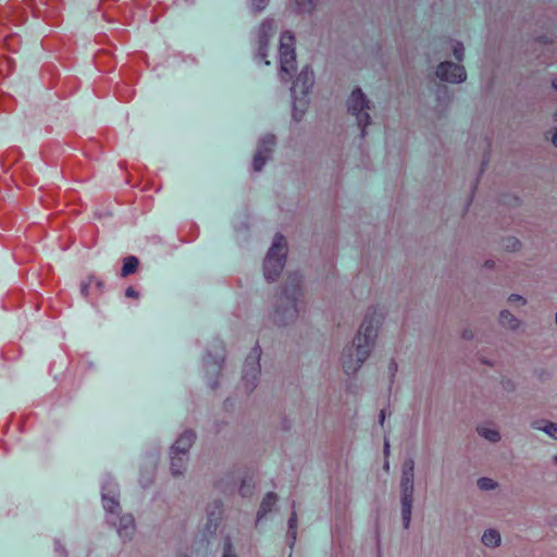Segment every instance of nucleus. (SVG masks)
I'll return each instance as SVG.
<instances>
[{
  "label": "nucleus",
  "mask_w": 557,
  "mask_h": 557,
  "mask_svg": "<svg viewBox=\"0 0 557 557\" xmlns=\"http://www.w3.org/2000/svg\"><path fill=\"white\" fill-rule=\"evenodd\" d=\"M397 370H398V366H397L396 361L391 360V362L388 363V372L391 374V382H393Z\"/></svg>",
  "instance_id": "38"
},
{
  "label": "nucleus",
  "mask_w": 557,
  "mask_h": 557,
  "mask_svg": "<svg viewBox=\"0 0 557 557\" xmlns=\"http://www.w3.org/2000/svg\"><path fill=\"white\" fill-rule=\"evenodd\" d=\"M297 13H312L319 0H294Z\"/></svg>",
  "instance_id": "28"
},
{
  "label": "nucleus",
  "mask_w": 557,
  "mask_h": 557,
  "mask_svg": "<svg viewBox=\"0 0 557 557\" xmlns=\"http://www.w3.org/2000/svg\"><path fill=\"white\" fill-rule=\"evenodd\" d=\"M252 13H261L269 5L270 0H248Z\"/></svg>",
  "instance_id": "31"
},
{
  "label": "nucleus",
  "mask_w": 557,
  "mask_h": 557,
  "mask_svg": "<svg viewBox=\"0 0 557 557\" xmlns=\"http://www.w3.org/2000/svg\"><path fill=\"white\" fill-rule=\"evenodd\" d=\"M276 502L277 495L274 492L267 493L257 512L258 520H260L262 517L269 513L272 510L273 506L276 504Z\"/></svg>",
  "instance_id": "23"
},
{
  "label": "nucleus",
  "mask_w": 557,
  "mask_h": 557,
  "mask_svg": "<svg viewBox=\"0 0 557 557\" xmlns=\"http://www.w3.org/2000/svg\"><path fill=\"white\" fill-rule=\"evenodd\" d=\"M92 283H95L96 288L99 289V292L101 293L104 287L103 281L94 276Z\"/></svg>",
  "instance_id": "42"
},
{
  "label": "nucleus",
  "mask_w": 557,
  "mask_h": 557,
  "mask_svg": "<svg viewBox=\"0 0 557 557\" xmlns=\"http://www.w3.org/2000/svg\"><path fill=\"white\" fill-rule=\"evenodd\" d=\"M476 485L481 491H493L497 487V482L491 478H480L476 481Z\"/></svg>",
  "instance_id": "30"
},
{
  "label": "nucleus",
  "mask_w": 557,
  "mask_h": 557,
  "mask_svg": "<svg viewBox=\"0 0 557 557\" xmlns=\"http://www.w3.org/2000/svg\"><path fill=\"white\" fill-rule=\"evenodd\" d=\"M536 40L540 42V44H543V45H548V44H552L553 42V39L549 38L548 36H540L536 38Z\"/></svg>",
  "instance_id": "43"
},
{
  "label": "nucleus",
  "mask_w": 557,
  "mask_h": 557,
  "mask_svg": "<svg viewBox=\"0 0 557 557\" xmlns=\"http://www.w3.org/2000/svg\"><path fill=\"white\" fill-rule=\"evenodd\" d=\"M436 76L441 81L459 84L466 81L467 73L462 65L450 61H443L437 65Z\"/></svg>",
  "instance_id": "11"
},
{
  "label": "nucleus",
  "mask_w": 557,
  "mask_h": 557,
  "mask_svg": "<svg viewBox=\"0 0 557 557\" xmlns=\"http://www.w3.org/2000/svg\"><path fill=\"white\" fill-rule=\"evenodd\" d=\"M552 143L557 148V128H555V131L553 133Z\"/></svg>",
  "instance_id": "47"
},
{
  "label": "nucleus",
  "mask_w": 557,
  "mask_h": 557,
  "mask_svg": "<svg viewBox=\"0 0 557 557\" xmlns=\"http://www.w3.org/2000/svg\"><path fill=\"white\" fill-rule=\"evenodd\" d=\"M139 260L135 256H128L123 260V267L121 270V276L126 277L135 273L138 269Z\"/></svg>",
  "instance_id": "26"
},
{
  "label": "nucleus",
  "mask_w": 557,
  "mask_h": 557,
  "mask_svg": "<svg viewBox=\"0 0 557 557\" xmlns=\"http://www.w3.org/2000/svg\"><path fill=\"white\" fill-rule=\"evenodd\" d=\"M481 541L485 546L494 548L500 545L502 537L497 530L487 529L484 531Z\"/></svg>",
  "instance_id": "25"
},
{
  "label": "nucleus",
  "mask_w": 557,
  "mask_h": 557,
  "mask_svg": "<svg viewBox=\"0 0 557 557\" xmlns=\"http://www.w3.org/2000/svg\"><path fill=\"white\" fill-rule=\"evenodd\" d=\"M553 87L557 90V78L553 81Z\"/></svg>",
  "instance_id": "51"
},
{
  "label": "nucleus",
  "mask_w": 557,
  "mask_h": 557,
  "mask_svg": "<svg viewBox=\"0 0 557 557\" xmlns=\"http://www.w3.org/2000/svg\"><path fill=\"white\" fill-rule=\"evenodd\" d=\"M400 515L405 530L410 528L412 507L414 500V485H399Z\"/></svg>",
  "instance_id": "12"
},
{
  "label": "nucleus",
  "mask_w": 557,
  "mask_h": 557,
  "mask_svg": "<svg viewBox=\"0 0 557 557\" xmlns=\"http://www.w3.org/2000/svg\"><path fill=\"white\" fill-rule=\"evenodd\" d=\"M481 361H482V363H484L486 366H490V367L493 366V363L491 361L486 360V359H482Z\"/></svg>",
  "instance_id": "50"
},
{
  "label": "nucleus",
  "mask_w": 557,
  "mask_h": 557,
  "mask_svg": "<svg viewBox=\"0 0 557 557\" xmlns=\"http://www.w3.org/2000/svg\"><path fill=\"white\" fill-rule=\"evenodd\" d=\"M222 557H237V555L234 552L233 543L230 536H226L224 539Z\"/></svg>",
  "instance_id": "32"
},
{
  "label": "nucleus",
  "mask_w": 557,
  "mask_h": 557,
  "mask_svg": "<svg viewBox=\"0 0 557 557\" xmlns=\"http://www.w3.org/2000/svg\"><path fill=\"white\" fill-rule=\"evenodd\" d=\"M484 267L487 269H494L495 268V261L492 259H487L484 262Z\"/></svg>",
  "instance_id": "45"
},
{
  "label": "nucleus",
  "mask_w": 557,
  "mask_h": 557,
  "mask_svg": "<svg viewBox=\"0 0 557 557\" xmlns=\"http://www.w3.org/2000/svg\"><path fill=\"white\" fill-rule=\"evenodd\" d=\"M281 79L287 82L296 69V52L280 55Z\"/></svg>",
  "instance_id": "18"
},
{
  "label": "nucleus",
  "mask_w": 557,
  "mask_h": 557,
  "mask_svg": "<svg viewBox=\"0 0 557 557\" xmlns=\"http://www.w3.org/2000/svg\"><path fill=\"white\" fill-rule=\"evenodd\" d=\"M92 280H94V276L91 275V276H89V277L87 278V281H86V282H83V283L81 284V293H82V295H83L84 297H87V296H88V289H89V287H90V286H91V284H92Z\"/></svg>",
  "instance_id": "37"
},
{
  "label": "nucleus",
  "mask_w": 557,
  "mask_h": 557,
  "mask_svg": "<svg viewBox=\"0 0 557 557\" xmlns=\"http://www.w3.org/2000/svg\"><path fill=\"white\" fill-rule=\"evenodd\" d=\"M461 337L466 341H471L474 337V333L470 329H465L461 333Z\"/></svg>",
  "instance_id": "41"
},
{
  "label": "nucleus",
  "mask_w": 557,
  "mask_h": 557,
  "mask_svg": "<svg viewBox=\"0 0 557 557\" xmlns=\"http://www.w3.org/2000/svg\"><path fill=\"white\" fill-rule=\"evenodd\" d=\"M207 529L215 531L223 515V503L221 499H214L207 505Z\"/></svg>",
  "instance_id": "14"
},
{
  "label": "nucleus",
  "mask_w": 557,
  "mask_h": 557,
  "mask_svg": "<svg viewBox=\"0 0 557 557\" xmlns=\"http://www.w3.org/2000/svg\"><path fill=\"white\" fill-rule=\"evenodd\" d=\"M280 55L295 52V36L293 32L285 30L280 37Z\"/></svg>",
  "instance_id": "22"
},
{
  "label": "nucleus",
  "mask_w": 557,
  "mask_h": 557,
  "mask_svg": "<svg viewBox=\"0 0 557 557\" xmlns=\"http://www.w3.org/2000/svg\"><path fill=\"white\" fill-rule=\"evenodd\" d=\"M196 438V432L194 430L187 429L178 436L170 449L178 454H185L189 456V449L194 445Z\"/></svg>",
  "instance_id": "15"
},
{
  "label": "nucleus",
  "mask_w": 557,
  "mask_h": 557,
  "mask_svg": "<svg viewBox=\"0 0 557 557\" xmlns=\"http://www.w3.org/2000/svg\"><path fill=\"white\" fill-rule=\"evenodd\" d=\"M554 121H556V122H557V110H556V111H555V113H554Z\"/></svg>",
  "instance_id": "53"
},
{
  "label": "nucleus",
  "mask_w": 557,
  "mask_h": 557,
  "mask_svg": "<svg viewBox=\"0 0 557 557\" xmlns=\"http://www.w3.org/2000/svg\"><path fill=\"white\" fill-rule=\"evenodd\" d=\"M287 245L285 237L277 233L263 261V274L268 282H274L278 278L285 267Z\"/></svg>",
  "instance_id": "5"
},
{
  "label": "nucleus",
  "mask_w": 557,
  "mask_h": 557,
  "mask_svg": "<svg viewBox=\"0 0 557 557\" xmlns=\"http://www.w3.org/2000/svg\"><path fill=\"white\" fill-rule=\"evenodd\" d=\"M436 96V111L438 113V116H443L446 114L450 103H451V96L449 94V90L447 86L445 85H438L435 91Z\"/></svg>",
  "instance_id": "17"
},
{
  "label": "nucleus",
  "mask_w": 557,
  "mask_h": 557,
  "mask_svg": "<svg viewBox=\"0 0 557 557\" xmlns=\"http://www.w3.org/2000/svg\"><path fill=\"white\" fill-rule=\"evenodd\" d=\"M503 247L508 252H515L521 249L522 243L515 236H508L503 239Z\"/></svg>",
  "instance_id": "29"
},
{
  "label": "nucleus",
  "mask_w": 557,
  "mask_h": 557,
  "mask_svg": "<svg viewBox=\"0 0 557 557\" xmlns=\"http://www.w3.org/2000/svg\"><path fill=\"white\" fill-rule=\"evenodd\" d=\"M276 33V23L273 18L267 17L260 24L257 30V52L256 58L264 60V64L269 65L267 60L269 52V42Z\"/></svg>",
  "instance_id": "8"
},
{
  "label": "nucleus",
  "mask_w": 557,
  "mask_h": 557,
  "mask_svg": "<svg viewBox=\"0 0 557 557\" xmlns=\"http://www.w3.org/2000/svg\"><path fill=\"white\" fill-rule=\"evenodd\" d=\"M532 429L544 432L550 438L557 441V422L549 420H535L531 423Z\"/></svg>",
  "instance_id": "21"
},
{
  "label": "nucleus",
  "mask_w": 557,
  "mask_h": 557,
  "mask_svg": "<svg viewBox=\"0 0 557 557\" xmlns=\"http://www.w3.org/2000/svg\"><path fill=\"white\" fill-rule=\"evenodd\" d=\"M55 550L61 554L62 557H67V552L65 547L60 543V541L54 542Z\"/></svg>",
  "instance_id": "40"
},
{
  "label": "nucleus",
  "mask_w": 557,
  "mask_h": 557,
  "mask_svg": "<svg viewBox=\"0 0 557 557\" xmlns=\"http://www.w3.org/2000/svg\"><path fill=\"white\" fill-rule=\"evenodd\" d=\"M304 309L302 275L289 273L272 302L269 320L278 327L289 326L296 323Z\"/></svg>",
  "instance_id": "1"
},
{
  "label": "nucleus",
  "mask_w": 557,
  "mask_h": 557,
  "mask_svg": "<svg viewBox=\"0 0 557 557\" xmlns=\"http://www.w3.org/2000/svg\"><path fill=\"white\" fill-rule=\"evenodd\" d=\"M384 421H385V410H384V409H382V410L380 411V414H379V423H380L381 425H383V424H384Z\"/></svg>",
  "instance_id": "46"
},
{
  "label": "nucleus",
  "mask_w": 557,
  "mask_h": 557,
  "mask_svg": "<svg viewBox=\"0 0 557 557\" xmlns=\"http://www.w3.org/2000/svg\"><path fill=\"white\" fill-rule=\"evenodd\" d=\"M383 469L388 472L389 471V461L387 458H385V461H384V465H383Z\"/></svg>",
  "instance_id": "48"
},
{
  "label": "nucleus",
  "mask_w": 557,
  "mask_h": 557,
  "mask_svg": "<svg viewBox=\"0 0 557 557\" xmlns=\"http://www.w3.org/2000/svg\"><path fill=\"white\" fill-rule=\"evenodd\" d=\"M108 523L116 529V532L123 542L132 541L136 529L133 515L125 513L117 516L116 518H109Z\"/></svg>",
  "instance_id": "13"
},
{
  "label": "nucleus",
  "mask_w": 557,
  "mask_h": 557,
  "mask_svg": "<svg viewBox=\"0 0 557 557\" xmlns=\"http://www.w3.org/2000/svg\"><path fill=\"white\" fill-rule=\"evenodd\" d=\"M260 357L261 348L259 346L253 347L246 357L242 380L248 393H251L258 385L261 372Z\"/></svg>",
  "instance_id": "7"
},
{
  "label": "nucleus",
  "mask_w": 557,
  "mask_h": 557,
  "mask_svg": "<svg viewBox=\"0 0 557 557\" xmlns=\"http://www.w3.org/2000/svg\"><path fill=\"white\" fill-rule=\"evenodd\" d=\"M453 54L458 62H461L465 58V47L462 42L456 41L453 46Z\"/></svg>",
  "instance_id": "33"
},
{
  "label": "nucleus",
  "mask_w": 557,
  "mask_h": 557,
  "mask_svg": "<svg viewBox=\"0 0 557 557\" xmlns=\"http://www.w3.org/2000/svg\"><path fill=\"white\" fill-rule=\"evenodd\" d=\"M347 112L355 117L360 128V137L367 136V127L372 124L370 111L373 102L367 97L360 87H355L346 100Z\"/></svg>",
  "instance_id": "4"
},
{
  "label": "nucleus",
  "mask_w": 557,
  "mask_h": 557,
  "mask_svg": "<svg viewBox=\"0 0 557 557\" xmlns=\"http://www.w3.org/2000/svg\"><path fill=\"white\" fill-rule=\"evenodd\" d=\"M119 497L120 491L117 483L111 476H107L101 487V498L107 512L120 515Z\"/></svg>",
  "instance_id": "10"
},
{
  "label": "nucleus",
  "mask_w": 557,
  "mask_h": 557,
  "mask_svg": "<svg viewBox=\"0 0 557 557\" xmlns=\"http://www.w3.org/2000/svg\"><path fill=\"white\" fill-rule=\"evenodd\" d=\"M125 296L128 298H138L139 293L134 287L129 286L125 290Z\"/></svg>",
  "instance_id": "39"
},
{
  "label": "nucleus",
  "mask_w": 557,
  "mask_h": 557,
  "mask_svg": "<svg viewBox=\"0 0 557 557\" xmlns=\"http://www.w3.org/2000/svg\"><path fill=\"white\" fill-rule=\"evenodd\" d=\"M497 322L500 327L510 332H518L523 324V322L508 309H503L499 311Z\"/></svg>",
  "instance_id": "16"
},
{
  "label": "nucleus",
  "mask_w": 557,
  "mask_h": 557,
  "mask_svg": "<svg viewBox=\"0 0 557 557\" xmlns=\"http://www.w3.org/2000/svg\"><path fill=\"white\" fill-rule=\"evenodd\" d=\"M283 428H284L285 430H288V429H289V424H288V423H286V422H284Z\"/></svg>",
  "instance_id": "52"
},
{
  "label": "nucleus",
  "mask_w": 557,
  "mask_h": 557,
  "mask_svg": "<svg viewBox=\"0 0 557 557\" xmlns=\"http://www.w3.org/2000/svg\"><path fill=\"white\" fill-rule=\"evenodd\" d=\"M389 447H391V446H389V442H388V440L385 437V438H384V447H383V454H384L385 458H388V456H389Z\"/></svg>",
  "instance_id": "44"
},
{
  "label": "nucleus",
  "mask_w": 557,
  "mask_h": 557,
  "mask_svg": "<svg viewBox=\"0 0 557 557\" xmlns=\"http://www.w3.org/2000/svg\"><path fill=\"white\" fill-rule=\"evenodd\" d=\"M287 539L289 547H293L297 539V513L295 510V502L292 504V513L288 519Z\"/></svg>",
  "instance_id": "24"
},
{
  "label": "nucleus",
  "mask_w": 557,
  "mask_h": 557,
  "mask_svg": "<svg viewBox=\"0 0 557 557\" xmlns=\"http://www.w3.org/2000/svg\"><path fill=\"white\" fill-rule=\"evenodd\" d=\"M188 458H189L188 455L178 454V453L170 449V459H171L170 469H171L172 475L178 476L185 472Z\"/></svg>",
  "instance_id": "19"
},
{
  "label": "nucleus",
  "mask_w": 557,
  "mask_h": 557,
  "mask_svg": "<svg viewBox=\"0 0 557 557\" xmlns=\"http://www.w3.org/2000/svg\"><path fill=\"white\" fill-rule=\"evenodd\" d=\"M509 304H518L520 306L527 305V299L519 294H510L507 298Z\"/></svg>",
  "instance_id": "35"
},
{
  "label": "nucleus",
  "mask_w": 557,
  "mask_h": 557,
  "mask_svg": "<svg viewBox=\"0 0 557 557\" xmlns=\"http://www.w3.org/2000/svg\"><path fill=\"white\" fill-rule=\"evenodd\" d=\"M379 326V318L374 313H368L351 344L344 348L342 364L347 375L356 374L370 357L375 345Z\"/></svg>",
  "instance_id": "2"
},
{
  "label": "nucleus",
  "mask_w": 557,
  "mask_h": 557,
  "mask_svg": "<svg viewBox=\"0 0 557 557\" xmlns=\"http://www.w3.org/2000/svg\"><path fill=\"white\" fill-rule=\"evenodd\" d=\"M314 85V73L309 65L302 67L297 75L290 88L293 107L292 119L294 122L299 123L302 121L309 103V94Z\"/></svg>",
  "instance_id": "3"
},
{
  "label": "nucleus",
  "mask_w": 557,
  "mask_h": 557,
  "mask_svg": "<svg viewBox=\"0 0 557 557\" xmlns=\"http://www.w3.org/2000/svg\"><path fill=\"white\" fill-rule=\"evenodd\" d=\"M478 434L491 443H498L502 440L500 433L495 429L481 426L476 429Z\"/></svg>",
  "instance_id": "27"
},
{
  "label": "nucleus",
  "mask_w": 557,
  "mask_h": 557,
  "mask_svg": "<svg viewBox=\"0 0 557 557\" xmlns=\"http://www.w3.org/2000/svg\"><path fill=\"white\" fill-rule=\"evenodd\" d=\"M276 146V137L273 134L263 135L258 144L252 159V169L255 172H261L265 163L272 158Z\"/></svg>",
  "instance_id": "9"
},
{
  "label": "nucleus",
  "mask_w": 557,
  "mask_h": 557,
  "mask_svg": "<svg viewBox=\"0 0 557 557\" xmlns=\"http://www.w3.org/2000/svg\"><path fill=\"white\" fill-rule=\"evenodd\" d=\"M502 388L507 393H513L517 389V383L510 377H504L500 381Z\"/></svg>",
  "instance_id": "34"
},
{
  "label": "nucleus",
  "mask_w": 557,
  "mask_h": 557,
  "mask_svg": "<svg viewBox=\"0 0 557 557\" xmlns=\"http://www.w3.org/2000/svg\"><path fill=\"white\" fill-rule=\"evenodd\" d=\"M552 463L557 468V454L552 457Z\"/></svg>",
  "instance_id": "49"
},
{
  "label": "nucleus",
  "mask_w": 557,
  "mask_h": 557,
  "mask_svg": "<svg viewBox=\"0 0 557 557\" xmlns=\"http://www.w3.org/2000/svg\"><path fill=\"white\" fill-rule=\"evenodd\" d=\"M534 374L541 382H546L552 377V373L546 369L535 370Z\"/></svg>",
  "instance_id": "36"
},
{
  "label": "nucleus",
  "mask_w": 557,
  "mask_h": 557,
  "mask_svg": "<svg viewBox=\"0 0 557 557\" xmlns=\"http://www.w3.org/2000/svg\"><path fill=\"white\" fill-rule=\"evenodd\" d=\"M224 359L225 352L222 343L220 341H215L212 345V349L207 352V356L203 359L208 384L211 388L218 387V376L221 373Z\"/></svg>",
  "instance_id": "6"
},
{
  "label": "nucleus",
  "mask_w": 557,
  "mask_h": 557,
  "mask_svg": "<svg viewBox=\"0 0 557 557\" xmlns=\"http://www.w3.org/2000/svg\"><path fill=\"white\" fill-rule=\"evenodd\" d=\"M414 460L408 457L401 465L399 485H414Z\"/></svg>",
  "instance_id": "20"
}]
</instances>
